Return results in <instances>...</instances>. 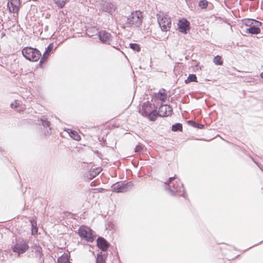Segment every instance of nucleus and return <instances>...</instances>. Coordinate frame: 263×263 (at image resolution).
Returning <instances> with one entry per match:
<instances>
[{
  "label": "nucleus",
  "mask_w": 263,
  "mask_h": 263,
  "mask_svg": "<svg viewBox=\"0 0 263 263\" xmlns=\"http://www.w3.org/2000/svg\"><path fill=\"white\" fill-rule=\"evenodd\" d=\"M172 109L171 107L167 105H161L157 112V116L158 115L160 117L169 116L172 115Z\"/></svg>",
  "instance_id": "9b49d317"
},
{
  "label": "nucleus",
  "mask_w": 263,
  "mask_h": 263,
  "mask_svg": "<svg viewBox=\"0 0 263 263\" xmlns=\"http://www.w3.org/2000/svg\"><path fill=\"white\" fill-rule=\"evenodd\" d=\"M19 104V103H18L17 101L15 100L13 102L11 103V107L12 108H17Z\"/></svg>",
  "instance_id": "c756f323"
},
{
  "label": "nucleus",
  "mask_w": 263,
  "mask_h": 263,
  "mask_svg": "<svg viewBox=\"0 0 263 263\" xmlns=\"http://www.w3.org/2000/svg\"><path fill=\"white\" fill-rule=\"evenodd\" d=\"M58 263H70L67 254H64L58 259Z\"/></svg>",
  "instance_id": "a211bd4d"
},
{
  "label": "nucleus",
  "mask_w": 263,
  "mask_h": 263,
  "mask_svg": "<svg viewBox=\"0 0 263 263\" xmlns=\"http://www.w3.org/2000/svg\"><path fill=\"white\" fill-rule=\"evenodd\" d=\"M214 62L215 63V64L218 65H221L222 64L221 58L219 56H216L214 58Z\"/></svg>",
  "instance_id": "393cba45"
},
{
  "label": "nucleus",
  "mask_w": 263,
  "mask_h": 263,
  "mask_svg": "<svg viewBox=\"0 0 263 263\" xmlns=\"http://www.w3.org/2000/svg\"><path fill=\"white\" fill-rule=\"evenodd\" d=\"M130 47L135 51H139L140 50V47L138 44L136 43H130L129 44Z\"/></svg>",
  "instance_id": "5701e85b"
},
{
  "label": "nucleus",
  "mask_w": 263,
  "mask_h": 263,
  "mask_svg": "<svg viewBox=\"0 0 263 263\" xmlns=\"http://www.w3.org/2000/svg\"><path fill=\"white\" fill-rule=\"evenodd\" d=\"M133 183L132 182H128L126 183L122 182H117L111 186L114 192L118 193H124L132 189Z\"/></svg>",
  "instance_id": "6e6552de"
},
{
  "label": "nucleus",
  "mask_w": 263,
  "mask_h": 263,
  "mask_svg": "<svg viewBox=\"0 0 263 263\" xmlns=\"http://www.w3.org/2000/svg\"><path fill=\"white\" fill-rule=\"evenodd\" d=\"M182 129V126L181 123H176L172 126V130L176 132L178 130L181 131Z\"/></svg>",
  "instance_id": "412c9836"
},
{
  "label": "nucleus",
  "mask_w": 263,
  "mask_h": 263,
  "mask_svg": "<svg viewBox=\"0 0 263 263\" xmlns=\"http://www.w3.org/2000/svg\"><path fill=\"white\" fill-rule=\"evenodd\" d=\"M164 90H160L158 93V98L162 102H164L166 99V94L164 92Z\"/></svg>",
  "instance_id": "aec40b11"
},
{
  "label": "nucleus",
  "mask_w": 263,
  "mask_h": 263,
  "mask_svg": "<svg viewBox=\"0 0 263 263\" xmlns=\"http://www.w3.org/2000/svg\"><path fill=\"white\" fill-rule=\"evenodd\" d=\"M65 2H64V1H60L58 3V6L60 7V8H63L65 6Z\"/></svg>",
  "instance_id": "7c9ffc66"
},
{
  "label": "nucleus",
  "mask_w": 263,
  "mask_h": 263,
  "mask_svg": "<svg viewBox=\"0 0 263 263\" xmlns=\"http://www.w3.org/2000/svg\"><path fill=\"white\" fill-rule=\"evenodd\" d=\"M41 248H39V250H38V251H40V250H41Z\"/></svg>",
  "instance_id": "e433bc0d"
},
{
  "label": "nucleus",
  "mask_w": 263,
  "mask_h": 263,
  "mask_svg": "<svg viewBox=\"0 0 263 263\" xmlns=\"http://www.w3.org/2000/svg\"><path fill=\"white\" fill-rule=\"evenodd\" d=\"M254 24L252 26L247 29V32L251 34H257L260 31V28L258 26H260L261 23L257 21H254Z\"/></svg>",
  "instance_id": "ddd939ff"
},
{
  "label": "nucleus",
  "mask_w": 263,
  "mask_h": 263,
  "mask_svg": "<svg viewBox=\"0 0 263 263\" xmlns=\"http://www.w3.org/2000/svg\"><path fill=\"white\" fill-rule=\"evenodd\" d=\"M174 179L175 177H170L168 181L165 183L166 190H168L172 195H175L176 192L181 193L184 191L183 184L179 181H176L174 182Z\"/></svg>",
  "instance_id": "f257e3e1"
},
{
  "label": "nucleus",
  "mask_w": 263,
  "mask_h": 263,
  "mask_svg": "<svg viewBox=\"0 0 263 263\" xmlns=\"http://www.w3.org/2000/svg\"><path fill=\"white\" fill-rule=\"evenodd\" d=\"M99 7L103 11L110 14L114 12L117 9L116 6L114 4L103 0L99 2Z\"/></svg>",
  "instance_id": "1a4fd4ad"
},
{
  "label": "nucleus",
  "mask_w": 263,
  "mask_h": 263,
  "mask_svg": "<svg viewBox=\"0 0 263 263\" xmlns=\"http://www.w3.org/2000/svg\"><path fill=\"white\" fill-rule=\"evenodd\" d=\"M97 246L103 251H106L109 247V245L108 242L103 237H99L97 239Z\"/></svg>",
  "instance_id": "2eb2a0df"
},
{
  "label": "nucleus",
  "mask_w": 263,
  "mask_h": 263,
  "mask_svg": "<svg viewBox=\"0 0 263 263\" xmlns=\"http://www.w3.org/2000/svg\"><path fill=\"white\" fill-rule=\"evenodd\" d=\"M53 47L54 46L53 43H51L48 46L47 48L46 49L45 52L43 54V57L41 59L40 63H43L46 61L50 54V53L53 50Z\"/></svg>",
  "instance_id": "dca6fc26"
},
{
  "label": "nucleus",
  "mask_w": 263,
  "mask_h": 263,
  "mask_svg": "<svg viewBox=\"0 0 263 263\" xmlns=\"http://www.w3.org/2000/svg\"><path fill=\"white\" fill-rule=\"evenodd\" d=\"M51 133V128H49L48 129H47V134H50Z\"/></svg>",
  "instance_id": "72a5a7b5"
},
{
  "label": "nucleus",
  "mask_w": 263,
  "mask_h": 263,
  "mask_svg": "<svg viewBox=\"0 0 263 263\" xmlns=\"http://www.w3.org/2000/svg\"><path fill=\"white\" fill-rule=\"evenodd\" d=\"M143 148V146L142 144H139L136 146L135 152L136 153H140L142 152Z\"/></svg>",
  "instance_id": "bb28decb"
},
{
  "label": "nucleus",
  "mask_w": 263,
  "mask_h": 263,
  "mask_svg": "<svg viewBox=\"0 0 263 263\" xmlns=\"http://www.w3.org/2000/svg\"><path fill=\"white\" fill-rule=\"evenodd\" d=\"M191 122H193V125L195 127H197L198 128H200V129H201L203 127L204 125H202V124H198V123H196V122L193 121H190Z\"/></svg>",
  "instance_id": "cd10ccee"
},
{
  "label": "nucleus",
  "mask_w": 263,
  "mask_h": 263,
  "mask_svg": "<svg viewBox=\"0 0 263 263\" xmlns=\"http://www.w3.org/2000/svg\"><path fill=\"white\" fill-rule=\"evenodd\" d=\"M260 77L261 78H263V72L260 74Z\"/></svg>",
  "instance_id": "f704fd0d"
},
{
  "label": "nucleus",
  "mask_w": 263,
  "mask_h": 263,
  "mask_svg": "<svg viewBox=\"0 0 263 263\" xmlns=\"http://www.w3.org/2000/svg\"><path fill=\"white\" fill-rule=\"evenodd\" d=\"M184 82L186 84L192 82H197V77L194 74H190L187 79H186Z\"/></svg>",
  "instance_id": "6ab92c4d"
},
{
  "label": "nucleus",
  "mask_w": 263,
  "mask_h": 263,
  "mask_svg": "<svg viewBox=\"0 0 263 263\" xmlns=\"http://www.w3.org/2000/svg\"><path fill=\"white\" fill-rule=\"evenodd\" d=\"M14 252L20 254L26 252L29 249L28 242L26 240L19 239L16 240L15 243L12 247Z\"/></svg>",
  "instance_id": "423d86ee"
},
{
  "label": "nucleus",
  "mask_w": 263,
  "mask_h": 263,
  "mask_svg": "<svg viewBox=\"0 0 263 263\" xmlns=\"http://www.w3.org/2000/svg\"><path fill=\"white\" fill-rule=\"evenodd\" d=\"M20 0H9L7 4L10 11L17 14L20 9Z\"/></svg>",
  "instance_id": "f8f14e48"
},
{
  "label": "nucleus",
  "mask_w": 263,
  "mask_h": 263,
  "mask_svg": "<svg viewBox=\"0 0 263 263\" xmlns=\"http://www.w3.org/2000/svg\"><path fill=\"white\" fill-rule=\"evenodd\" d=\"M105 259L103 258L102 255L98 254L96 259V263H105Z\"/></svg>",
  "instance_id": "b1692460"
},
{
  "label": "nucleus",
  "mask_w": 263,
  "mask_h": 263,
  "mask_svg": "<svg viewBox=\"0 0 263 263\" xmlns=\"http://www.w3.org/2000/svg\"><path fill=\"white\" fill-rule=\"evenodd\" d=\"M100 170L98 168V169H97L96 170V171L95 172V175L93 176V177H94L96 175H98L99 174V173H100Z\"/></svg>",
  "instance_id": "473e14b6"
},
{
  "label": "nucleus",
  "mask_w": 263,
  "mask_h": 263,
  "mask_svg": "<svg viewBox=\"0 0 263 263\" xmlns=\"http://www.w3.org/2000/svg\"><path fill=\"white\" fill-rule=\"evenodd\" d=\"M178 26L180 32L186 33V30L190 28V23L186 20H181L178 23Z\"/></svg>",
  "instance_id": "4468645a"
},
{
  "label": "nucleus",
  "mask_w": 263,
  "mask_h": 263,
  "mask_svg": "<svg viewBox=\"0 0 263 263\" xmlns=\"http://www.w3.org/2000/svg\"><path fill=\"white\" fill-rule=\"evenodd\" d=\"M254 20H248V23L246 24L247 25H253V24H254Z\"/></svg>",
  "instance_id": "2f4dec72"
},
{
  "label": "nucleus",
  "mask_w": 263,
  "mask_h": 263,
  "mask_svg": "<svg viewBox=\"0 0 263 263\" xmlns=\"http://www.w3.org/2000/svg\"><path fill=\"white\" fill-rule=\"evenodd\" d=\"M208 2L206 0H201L199 2L198 5L202 9H205L207 7Z\"/></svg>",
  "instance_id": "4be33fe9"
},
{
  "label": "nucleus",
  "mask_w": 263,
  "mask_h": 263,
  "mask_svg": "<svg viewBox=\"0 0 263 263\" xmlns=\"http://www.w3.org/2000/svg\"><path fill=\"white\" fill-rule=\"evenodd\" d=\"M142 15L141 12L136 11L131 13L127 17L126 25L130 27L133 25L136 27L140 26L142 22Z\"/></svg>",
  "instance_id": "20e7f679"
},
{
  "label": "nucleus",
  "mask_w": 263,
  "mask_h": 263,
  "mask_svg": "<svg viewBox=\"0 0 263 263\" xmlns=\"http://www.w3.org/2000/svg\"><path fill=\"white\" fill-rule=\"evenodd\" d=\"M189 122L193 125V122H191L190 121H189Z\"/></svg>",
  "instance_id": "c9c22d12"
},
{
  "label": "nucleus",
  "mask_w": 263,
  "mask_h": 263,
  "mask_svg": "<svg viewBox=\"0 0 263 263\" xmlns=\"http://www.w3.org/2000/svg\"><path fill=\"white\" fill-rule=\"evenodd\" d=\"M31 223L32 225V234H34V233H37L36 223L33 221H31Z\"/></svg>",
  "instance_id": "a878e982"
},
{
  "label": "nucleus",
  "mask_w": 263,
  "mask_h": 263,
  "mask_svg": "<svg viewBox=\"0 0 263 263\" xmlns=\"http://www.w3.org/2000/svg\"><path fill=\"white\" fill-rule=\"evenodd\" d=\"M23 56L30 61H37L41 56V53L39 50L31 47H25L22 50Z\"/></svg>",
  "instance_id": "7ed1b4c3"
},
{
  "label": "nucleus",
  "mask_w": 263,
  "mask_h": 263,
  "mask_svg": "<svg viewBox=\"0 0 263 263\" xmlns=\"http://www.w3.org/2000/svg\"><path fill=\"white\" fill-rule=\"evenodd\" d=\"M99 38L102 43L109 45L111 44L112 40V36L111 34L105 30L99 32Z\"/></svg>",
  "instance_id": "9d476101"
},
{
  "label": "nucleus",
  "mask_w": 263,
  "mask_h": 263,
  "mask_svg": "<svg viewBox=\"0 0 263 263\" xmlns=\"http://www.w3.org/2000/svg\"><path fill=\"white\" fill-rule=\"evenodd\" d=\"M157 16L158 22L162 31H168L172 24L170 17L168 15L161 12L158 14Z\"/></svg>",
  "instance_id": "39448f33"
},
{
  "label": "nucleus",
  "mask_w": 263,
  "mask_h": 263,
  "mask_svg": "<svg viewBox=\"0 0 263 263\" xmlns=\"http://www.w3.org/2000/svg\"><path fill=\"white\" fill-rule=\"evenodd\" d=\"M78 233L81 238L89 242H92L95 238L92 230L85 226H82L79 229Z\"/></svg>",
  "instance_id": "0eeeda50"
},
{
  "label": "nucleus",
  "mask_w": 263,
  "mask_h": 263,
  "mask_svg": "<svg viewBox=\"0 0 263 263\" xmlns=\"http://www.w3.org/2000/svg\"><path fill=\"white\" fill-rule=\"evenodd\" d=\"M140 112L142 116L148 117L151 121H155L157 118V111L155 105L149 102L143 104Z\"/></svg>",
  "instance_id": "f03ea898"
},
{
  "label": "nucleus",
  "mask_w": 263,
  "mask_h": 263,
  "mask_svg": "<svg viewBox=\"0 0 263 263\" xmlns=\"http://www.w3.org/2000/svg\"><path fill=\"white\" fill-rule=\"evenodd\" d=\"M42 124L45 127H48L50 126V122L46 120H42Z\"/></svg>",
  "instance_id": "c85d7f7f"
},
{
  "label": "nucleus",
  "mask_w": 263,
  "mask_h": 263,
  "mask_svg": "<svg viewBox=\"0 0 263 263\" xmlns=\"http://www.w3.org/2000/svg\"><path fill=\"white\" fill-rule=\"evenodd\" d=\"M66 131L68 133L69 136L73 138L74 140L79 141L81 139L80 136L75 130L68 129Z\"/></svg>",
  "instance_id": "f3484780"
}]
</instances>
